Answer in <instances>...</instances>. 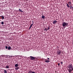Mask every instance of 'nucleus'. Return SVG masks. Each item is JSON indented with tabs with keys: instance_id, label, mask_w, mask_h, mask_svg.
Listing matches in <instances>:
<instances>
[{
	"instance_id": "23",
	"label": "nucleus",
	"mask_w": 73,
	"mask_h": 73,
	"mask_svg": "<svg viewBox=\"0 0 73 73\" xmlns=\"http://www.w3.org/2000/svg\"><path fill=\"white\" fill-rule=\"evenodd\" d=\"M31 73H35V72L34 71H33Z\"/></svg>"
},
{
	"instance_id": "14",
	"label": "nucleus",
	"mask_w": 73,
	"mask_h": 73,
	"mask_svg": "<svg viewBox=\"0 0 73 73\" xmlns=\"http://www.w3.org/2000/svg\"><path fill=\"white\" fill-rule=\"evenodd\" d=\"M42 19H45V16H44L43 15V16H42Z\"/></svg>"
},
{
	"instance_id": "2",
	"label": "nucleus",
	"mask_w": 73,
	"mask_h": 73,
	"mask_svg": "<svg viewBox=\"0 0 73 73\" xmlns=\"http://www.w3.org/2000/svg\"><path fill=\"white\" fill-rule=\"evenodd\" d=\"M62 25L63 27H65V26H68V23H66L65 22H64L62 23Z\"/></svg>"
},
{
	"instance_id": "8",
	"label": "nucleus",
	"mask_w": 73,
	"mask_h": 73,
	"mask_svg": "<svg viewBox=\"0 0 73 73\" xmlns=\"http://www.w3.org/2000/svg\"><path fill=\"white\" fill-rule=\"evenodd\" d=\"M57 21H53V22H52V23L53 24H57Z\"/></svg>"
},
{
	"instance_id": "25",
	"label": "nucleus",
	"mask_w": 73,
	"mask_h": 73,
	"mask_svg": "<svg viewBox=\"0 0 73 73\" xmlns=\"http://www.w3.org/2000/svg\"><path fill=\"white\" fill-rule=\"evenodd\" d=\"M58 66H60V63H58Z\"/></svg>"
},
{
	"instance_id": "9",
	"label": "nucleus",
	"mask_w": 73,
	"mask_h": 73,
	"mask_svg": "<svg viewBox=\"0 0 73 73\" xmlns=\"http://www.w3.org/2000/svg\"><path fill=\"white\" fill-rule=\"evenodd\" d=\"M30 24H31V25H30V27L29 28V29H30L31 28H32V26L33 25V24H31V23H30Z\"/></svg>"
},
{
	"instance_id": "21",
	"label": "nucleus",
	"mask_w": 73,
	"mask_h": 73,
	"mask_svg": "<svg viewBox=\"0 0 73 73\" xmlns=\"http://www.w3.org/2000/svg\"><path fill=\"white\" fill-rule=\"evenodd\" d=\"M32 70H31L30 71H29V73H32Z\"/></svg>"
},
{
	"instance_id": "19",
	"label": "nucleus",
	"mask_w": 73,
	"mask_h": 73,
	"mask_svg": "<svg viewBox=\"0 0 73 73\" xmlns=\"http://www.w3.org/2000/svg\"><path fill=\"white\" fill-rule=\"evenodd\" d=\"M32 24H34V22H33V21H32Z\"/></svg>"
},
{
	"instance_id": "26",
	"label": "nucleus",
	"mask_w": 73,
	"mask_h": 73,
	"mask_svg": "<svg viewBox=\"0 0 73 73\" xmlns=\"http://www.w3.org/2000/svg\"><path fill=\"white\" fill-rule=\"evenodd\" d=\"M57 48H59V47L58 46H57Z\"/></svg>"
},
{
	"instance_id": "4",
	"label": "nucleus",
	"mask_w": 73,
	"mask_h": 73,
	"mask_svg": "<svg viewBox=\"0 0 73 73\" xmlns=\"http://www.w3.org/2000/svg\"><path fill=\"white\" fill-rule=\"evenodd\" d=\"M66 5L67 6V7H68V8H69V7H70V9H72L73 8V7H72V5H70V6H69V5H68V3L66 4Z\"/></svg>"
},
{
	"instance_id": "27",
	"label": "nucleus",
	"mask_w": 73,
	"mask_h": 73,
	"mask_svg": "<svg viewBox=\"0 0 73 73\" xmlns=\"http://www.w3.org/2000/svg\"><path fill=\"white\" fill-rule=\"evenodd\" d=\"M47 60H49V58H47Z\"/></svg>"
},
{
	"instance_id": "16",
	"label": "nucleus",
	"mask_w": 73,
	"mask_h": 73,
	"mask_svg": "<svg viewBox=\"0 0 73 73\" xmlns=\"http://www.w3.org/2000/svg\"><path fill=\"white\" fill-rule=\"evenodd\" d=\"M4 73H7V71L6 70H4Z\"/></svg>"
},
{
	"instance_id": "13",
	"label": "nucleus",
	"mask_w": 73,
	"mask_h": 73,
	"mask_svg": "<svg viewBox=\"0 0 73 73\" xmlns=\"http://www.w3.org/2000/svg\"><path fill=\"white\" fill-rule=\"evenodd\" d=\"M19 68H19V67H16L15 68V70H18V69H19Z\"/></svg>"
},
{
	"instance_id": "24",
	"label": "nucleus",
	"mask_w": 73,
	"mask_h": 73,
	"mask_svg": "<svg viewBox=\"0 0 73 73\" xmlns=\"http://www.w3.org/2000/svg\"><path fill=\"white\" fill-rule=\"evenodd\" d=\"M60 63H61V64H63V62H60Z\"/></svg>"
},
{
	"instance_id": "6",
	"label": "nucleus",
	"mask_w": 73,
	"mask_h": 73,
	"mask_svg": "<svg viewBox=\"0 0 73 73\" xmlns=\"http://www.w3.org/2000/svg\"><path fill=\"white\" fill-rule=\"evenodd\" d=\"M49 28L50 27L49 26H48V27L47 28H46V27H45L44 31H47L48 30H49Z\"/></svg>"
},
{
	"instance_id": "12",
	"label": "nucleus",
	"mask_w": 73,
	"mask_h": 73,
	"mask_svg": "<svg viewBox=\"0 0 73 73\" xmlns=\"http://www.w3.org/2000/svg\"><path fill=\"white\" fill-rule=\"evenodd\" d=\"M0 17H1V18L2 19V20L4 19V17L3 16H0Z\"/></svg>"
},
{
	"instance_id": "15",
	"label": "nucleus",
	"mask_w": 73,
	"mask_h": 73,
	"mask_svg": "<svg viewBox=\"0 0 73 73\" xmlns=\"http://www.w3.org/2000/svg\"><path fill=\"white\" fill-rule=\"evenodd\" d=\"M19 12H23V11H22L20 9H19Z\"/></svg>"
},
{
	"instance_id": "20",
	"label": "nucleus",
	"mask_w": 73,
	"mask_h": 73,
	"mask_svg": "<svg viewBox=\"0 0 73 73\" xmlns=\"http://www.w3.org/2000/svg\"><path fill=\"white\" fill-rule=\"evenodd\" d=\"M1 24H2V25L4 24V22H2Z\"/></svg>"
},
{
	"instance_id": "7",
	"label": "nucleus",
	"mask_w": 73,
	"mask_h": 73,
	"mask_svg": "<svg viewBox=\"0 0 73 73\" xmlns=\"http://www.w3.org/2000/svg\"><path fill=\"white\" fill-rule=\"evenodd\" d=\"M44 60H45L44 62H49L50 61L49 60H48L46 59H45Z\"/></svg>"
},
{
	"instance_id": "5",
	"label": "nucleus",
	"mask_w": 73,
	"mask_h": 73,
	"mask_svg": "<svg viewBox=\"0 0 73 73\" xmlns=\"http://www.w3.org/2000/svg\"><path fill=\"white\" fill-rule=\"evenodd\" d=\"M58 51H57V54H58V55H60L61 52L60 50H59V48H58Z\"/></svg>"
},
{
	"instance_id": "17",
	"label": "nucleus",
	"mask_w": 73,
	"mask_h": 73,
	"mask_svg": "<svg viewBox=\"0 0 73 73\" xmlns=\"http://www.w3.org/2000/svg\"><path fill=\"white\" fill-rule=\"evenodd\" d=\"M6 68L8 69L9 68V66H7L6 67Z\"/></svg>"
},
{
	"instance_id": "10",
	"label": "nucleus",
	"mask_w": 73,
	"mask_h": 73,
	"mask_svg": "<svg viewBox=\"0 0 73 73\" xmlns=\"http://www.w3.org/2000/svg\"><path fill=\"white\" fill-rule=\"evenodd\" d=\"M15 68H16L18 66H19V65H18V64H16L15 65Z\"/></svg>"
},
{
	"instance_id": "22",
	"label": "nucleus",
	"mask_w": 73,
	"mask_h": 73,
	"mask_svg": "<svg viewBox=\"0 0 73 73\" xmlns=\"http://www.w3.org/2000/svg\"><path fill=\"white\" fill-rule=\"evenodd\" d=\"M5 48L6 49H8V47H7V46H5Z\"/></svg>"
},
{
	"instance_id": "1",
	"label": "nucleus",
	"mask_w": 73,
	"mask_h": 73,
	"mask_svg": "<svg viewBox=\"0 0 73 73\" xmlns=\"http://www.w3.org/2000/svg\"><path fill=\"white\" fill-rule=\"evenodd\" d=\"M67 68H68V70L69 73H71V72H72L73 70V67L72 64H69Z\"/></svg>"
},
{
	"instance_id": "3",
	"label": "nucleus",
	"mask_w": 73,
	"mask_h": 73,
	"mask_svg": "<svg viewBox=\"0 0 73 73\" xmlns=\"http://www.w3.org/2000/svg\"><path fill=\"white\" fill-rule=\"evenodd\" d=\"M30 60H35V59L36 58L32 56H30Z\"/></svg>"
},
{
	"instance_id": "11",
	"label": "nucleus",
	"mask_w": 73,
	"mask_h": 73,
	"mask_svg": "<svg viewBox=\"0 0 73 73\" xmlns=\"http://www.w3.org/2000/svg\"><path fill=\"white\" fill-rule=\"evenodd\" d=\"M8 50H11V48L10 46H9V47H8Z\"/></svg>"
},
{
	"instance_id": "18",
	"label": "nucleus",
	"mask_w": 73,
	"mask_h": 73,
	"mask_svg": "<svg viewBox=\"0 0 73 73\" xmlns=\"http://www.w3.org/2000/svg\"><path fill=\"white\" fill-rule=\"evenodd\" d=\"M68 4H69V5H71V2H68Z\"/></svg>"
},
{
	"instance_id": "28",
	"label": "nucleus",
	"mask_w": 73,
	"mask_h": 73,
	"mask_svg": "<svg viewBox=\"0 0 73 73\" xmlns=\"http://www.w3.org/2000/svg\"><path fill=\"white\" fill-rule=\"evenodd\" d=\"M66 27V26H65V27Z\"/></svg>"
}]
</instances>
